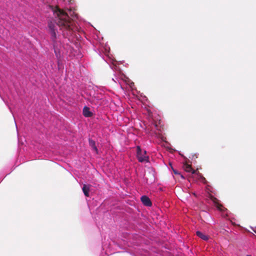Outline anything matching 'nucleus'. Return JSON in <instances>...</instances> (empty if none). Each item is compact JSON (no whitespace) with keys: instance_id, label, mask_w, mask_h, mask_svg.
I'll return each instance as SVG.
<instances>
[{"instance_id":"nucleus-6","label":"nucleus","mask_w":256,"mask_h":256,"mask_svg":"<svg viewBox=\"0 0 256 256\" xmlns=\"http://www.w3.org/2000/svg\"><path fill=\"white\" fill-rule=\"evenodd\" d=\"M141 200L142 204L146 206H152L150 199L146 196H143L141 197Z\"/></svg>"},{"instance_id":"nucleus-15","label":"nucleus","mask_w":256,"mask_h":256,"mask_svg":"<svg viewBox=\"0 0 256 256\" xmlns=\"http://www.w3.org/2000/svg\"><path fill=\"white\" fill-rule=\"evenodd\" d=\"M134 85V83L132 82L130 84V86L132 88V86Z\"/></svg>"},{"instance_id":"nucleus-9","label":"nucleus","mask_w":256,"mask_h":256,"mask_svg":"<svg viewBox=\"0 0 256 256\" xmlns=\"http://www.w3.org/2000/svg\"><path fill=\"white\" fill-rule=\"evenodd\" d=\"M196 234L198 236H199L200 238L204 240H208V236L205 234H202V232H200V231H197L196 232Z\"/></svg>"},{"instance_id":"nucleus-3","label":"nucleus","mask_w":256,"mask_h":256,"mask_svg":"<svg viewBox=\"0 0 256 256\" xmlns=\"http://www.w3.org/2000/svg\"><path fill=\"white\" fill-rule=\"evenodd\" d=\"M184 168L186 172H192V174H194V176H196V178H198L200 182L205 183V178H204L200 174L197 173L196 170H193L190 165L186 164H184Z\"/></svg>"},{"instance_id":"nucleus-2","label":"nucleus","mask_w":256,"mask_h":256,"mask_svg":"<svg viewBox=\"0 0 256 256\" xmlns=\"http://www.w3.org/2000/svg\"><path fill=\"white\" fill-rule=\"evenodd\" d=\"M137 150V158L140 162H149V157L146 155V150H141L140 146H138L136 147Z\"/></svg>"},{"instance_id":"nucleus-18","label":"nucleus","mask_w":256,"mask_h":256,"mask_svg":"<svg viewBox=\"0 0 256 256\" xmlns=\"http://www.w3.org/2000/svg\"><path fill=\"white\" fill-rule=\"evenodd\" d=\"M246 256H250V255H248H248H246Z\"/></svg>"},{"instance_id":"nucleus-1","label":"nucleus","mask_w":256,"mask_h":256,"mask_svg":"<svg viewBox=\"0 0 256 256\" xmlns=\"http://www.w3.org/2000/svg\"><path fill=\"white\" fill-rule=\"evenodd\" d=\"M55 16L58 18V24L64 32V36L72 34L74 29V22L70 20L68 14L58 6H50Z\"/></svg>"},{"instance_id":"nucleus-13","label":"nucleus","mask_w":256,"mask_h":256,"mask_svg":"<svg viewBox=\"0 0 256 256\" xmlns=\"http://www.w3.org/2000/svg\"><path fill=\"white\" fill-rule=\"evenodd\" d=\"M113 64V65L111 66L112 68V69H113V70H117V67H116V66L115 65V64H114V63H113V64Z\"/></svg>"},{"instance_id":"nucleus-7","label":"nucleus","mask_w":256,"mask_h":256,"mask_svg":"<svg viewBox=\"0 0 256 256\" xmlns=\"http://www.w3.org/2000/svg\"><path fill=\"white\" fill-rule=\"evenodd\" d=\"M83 114L86 117H90L92 116V113L90 112L88 108L85 106L83 109Z\"/></svg>"},{"instance_id":"nucleus-12","label":"nucleus","mask_w":256,"mask_h":256,"mask_svg":"<svg viewBox=\"0 0 256 256\" xmlns=\"http://www.w3.org/2000/svg\"><path fill=\"white\" fill-rule=\"evenodd\" d=\"M172 170H173V172H174V174H178V175H180L181 176L182 178H184L183 176L180 173H179L176 170L174 169H172Z\"/></svg>"},{"instance_id":"nucleus-10","label":"nucleus","mask_w":256,"mask_h":256,"mask_svg":"<svg viewBox=\"0 0 256 256\" xmlns=\"http://www.w3.org/2000/svg\"><path fill=\"white\" fill-rule=\"evenodd\" d=\"M54 52L57 58L60 56V52L59 50H58L56 46L54 45Z\"/></svg>"},{"instance_id":"nucleus-4","label":"nucleus","mask_w":256,"mask_h":256,"mask_svg":"<svg viewBox=\"0 0 256 256\" xmlns=\"http://www.w3.org/2000/svg\"><path fill=\"white\" fill-rule=\"evenodd\" d=\"M48 31L51 35L52 39L54 41L56 37V25L52 22H49L48 24Z\"/></svg>"},{"instance_id":"nucleus-14","label":"nucleus","mask_w":256,"mask_h":256,"mask_svg":"<svg viewBox=\"0 0 256 256\" xmlns=\"http://www.w3.org/2000/svg\"><path fill=\"white\" fill-rule=\"evenodd\" d=\"M110 51V48H105V53L106 54H107Z\"/></svg>"},{"instance_id":"nucleus-5","label":"nucleus","mask_w":256,"mask_h":256,"mask_svg":"<svg viewBox=\"0 0 256 256\" xmlns=\"http://www.w3.org/2000/svg\"><path fill=\"white\" fill-rule=\"evenodd\" d=\"M214 202L215 203V205L216 206L217 208L223 212L224 213L222 214V216L224 217V216H228V214L227 212L226 213H224V211L226 210V209H225L221 204H220L216 202V198H214Z\"/></svg>"},{"instance_id":"nucleus-17","label":"nucleus","mask_w":256,"mask_h":256,"mask_svg":"<svg viewBox=\"0 0 256 256\" xmlns=\"http://www.w3.org/2000/svg\"><path fill=\"white\" fill-rule=\"evenodd\" d=\"M254 232L256 233V230H254Z\"/></svg>"},{"instance_id":"nucleus-16","label":"nucleus","mask_w":256,"mask_h":256,"mask_svg":"<svg viewBox=\"0 0 256 256\" xmlns=\"http://www.w3.org/2000/svg\"><path fill=\"white\" fill-rule=\"evenodd\" d=\"M112 80L116 82V80L114 78H112Z\"/></svg>"},{"instance_id":"nucleus-8","label":"nucleus","mask_w":256,"mask_h":256,"mask_svg":"<svg viewBox=\"0 0 256 256\" xmlns=\"http://www.w3.org/2000/svg\"><path fill=\"white\" fill-rule=\"evenodd\" d=\"M90 185L84 184L82 187V191L86 196H89Z\"/></svg>"},{"instance_id":"nucleus-11","label":"nucleus","mask_w":256,"mask_h":256,"mask_svg":"<svg viewBox=\"0 0 256 256\" xmlns=\"http://www.w3.org/2000/svg\"><path fill=\"white\" fill-rule=\"evenodd\" d=\"M90 146H92L93 148V149L97 152V148L95 146V142L93 140H90Z\"/></svg>"}]
</instances>
